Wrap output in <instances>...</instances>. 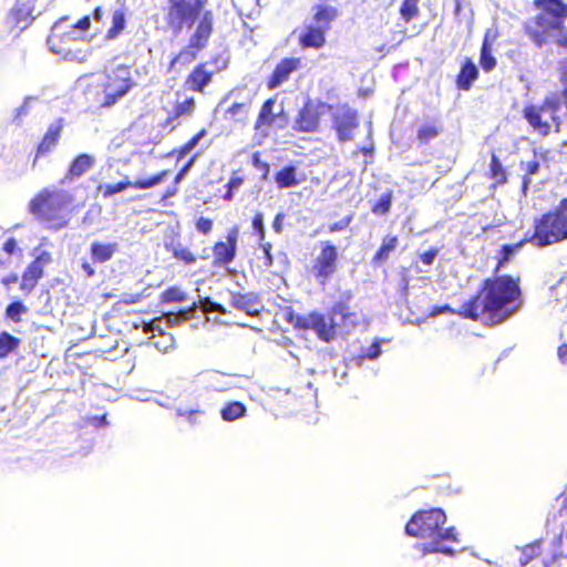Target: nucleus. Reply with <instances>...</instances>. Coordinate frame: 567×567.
I'll list each match as a JSON object with an SVG mask.
<instances>
[{
	"label": "nucleus",
	"mask_w": 567,
	"mask_h": 567,
	"mask_svg": "<svg viewBox=\"0 0 567 567\" xmlns=\"http://www.w3.org/2000/svg\"><path fill=\"white\" fill-rule=\"evenodd\" d=\"M3 250L8 254V255H12L16 252V250L18 249V244H17V240L16 238L13 237H9L4 243H3V246H2Z\"/></svg>",
	"instance_id": "obj_57"
},
{
	"label": "nucleus",
	"mask_w": 567,
	"mask_h": 567,
	"mask_svg": "<svg viewBox=\"0 0 567 567\" xmlns=\"http://www.w3.org/2000/svg\"><path fill=\"white\" fill-rule=\"evenodd\" d=\"M439 254V249L437 248H431L424 252H422L420 255V260L425 265V266H430L433 264L435 257L437 256Z\"/></svg>",
	"instance_id": "obj_55"
},
{
	"label": "nucleus",
	"mask_w": 567,
	"mask_h": 567,
	"mask_svg": "<svg viewBox=\"0 0 567 567\" xmlns=\"http://www.w3.org/2000/svg\"><path fill=\"white\" fill-rule=\"evenodd\" d=\"M104 9L102 7H96L92 12V19L97 22H102L104 19Z\"/></svg>",
	"instance_id": "obj_63"
},
{
	"label": "nucleus",
	"mask_w": 567,
	"mask_h": 567,
	"mask_svg": "<svg viewBox=\"0 0 567 567\" xmlns=\"http://www.w3.org/2000/svg\"><path fill=\"white\" fill-rule=\"evenodd\" d=\"M64 128V118L60 117L51 123L41 141L37 145L35 155L32 162V166L37 165L39 158L50 154L59 145L62 132Z\"/></svg>",
	"instance_id": "obj_16"
},
{
	"label": "nucleus",
	"mask_w": 567,
	"mask_h": 567,
	"mask_svg": "<svg viewBox=\"0 0 567 567\" xmlns=\"http://www.w3.org/2000/svg\"><path fill=\"white\" fill-rule=\"evenodd\" d=\"M352 221V216L349 215L344 218H342L341 220L339 221H336L333 224H330L328 226V233L330 234H333V233H339V231H342L344 229H347L349 227V225L351 224Z\"/></svg>",
	"instance_id": "obj_51"
},
{
	"label": "nucleus",
	"mask_w": 567,
	"mask_h": 567,
	"mask_svg": "<svg viewBox=\"0 0 567 567\" xmlns=\"http://www.w3.org/2000/svg\"><path fill=\"white\" fill-rule=\"evenodd\" d=\"M275 181L279 188H289L299 184L293 166H286L275 174Z\"/></svg>",
	"instance_id": "obj_37"
},
{
	"label": "nucleus",
	"mask_w": 567,
	"mask_h": 567,
	"mask_svg": "<svg viewBox=\"0 0 567 567\" xmlns=\"http://www.w3.org/2000/svg\"><path fill=\"white\" fill-rule=\"evenodd\" d=\"M117 250V245L93 241L90 246L91 259L94 264H104L111 260Z\"/></svg>",
	"instance_id": "obj_29"
},
{
	"label": "nucleus",
	"mask_w": 567,
	"mask_h": 567,
	"mask_svg": "<svg viewBox=\"0 0 567 567\" xmlns=\"http://www.w3.org/2000/svg\"><path fill=\"white\" fill-rule=\"evenodd\" d=\"M196 110V100L193 96L186 97L182 102H176L172 112L168 113L167 117L165 118L163 123V127L175 128L176 122L181 117L192 116L195 113Z\"/></svg>",
	"instance_id": "obj_27"
},
{
	"label": "nucleus",
	"mask_w": 567,
	"mask_h": 567,
	"mask_svg": "<svg viewBox=\"0 0 567 567\" xmlns=\"http://www.w3.org/2000/svg\"><path fill=\"white\" fill-rule=\"evenodd\" d=\"M259 247L264 252V266L270 267L274 264V257L271 255L272 245L269 241H260Z\"/></svg>",
	"instance_id": "obj_52"
},
{
	"label": "nucleus",
	"mask_w": 567,
	"mask_h": 567,
	"mask_svg": "<svg viewBox=\"0 0 567 567\" xmlns=\"http://www.w3.org/2000/svg\"><path fill=\"white\" fill-rule=\"evenodd\" d=\"M91 27V18L90 16H84L80 20L76 21L75 24H73V29H78L81 31H87Z\"/></svg>",
	"instance_id": "obj_58"
},
{
	"label": "nucleus",
	"mask_w": 567,
	"mask_h": 567,
	"mask_svg": "<svg viewBox=\"0 0 567 567\" xmlns=\"http://www.w3.org/2000/svg\"><path fill=\"white\" fill-rule=\"evenodd\" d=\"M339 251L330 240L320 243V250L311 262V274L320 285L324 286L337 274Z\"/></svg>",
	"instance_id": "obj_10"
},
{
	"label": "nucleus",
	"mask_w": 567,
	"mask_h": 567,
	"mask_svg": "<svg viewBox=\"0 0 567 567\" xmlns=\"http://www.w3.org/2000/svg\"><path fill=\"white\" fill-rule=\"evenodd\" d=\"M420 0H403L399 12L402 18V20L405 23L411 22L415 18H417L421 13L420 7H419Z\"/></svg>",
	"instance_id": "obj_38"
},
{
	"label": "nucleus",
	"mask_w": 567,
	"mask_h": 567,
	"mask_svg": "<svg viewBox=\"0 0 567 567\" xmlns=\"http://www.w3.org/2000/svg\"><path fill=\"white\" fill-rule=\"evenodd\" d=\"M166 249L172 252L175 259L183 261L185 265H192L196 261V256L188 248L167 246Z\"/></svg>",
	"instance_id": "obj_44"
},
{
	"label": "nucleus",
	"mask_w": 567,
	"mask_h": 567,
	"mask_svg": "<svg viewBox=\"0 0 567 567\" xmlns=\"http://www.w3.org/2000/svg\"><path fill=\"white\" fill-rule=\"evenodd\" d=\"M29 308L20 299L12 300L4 310V317L13 323H21L23 316L28 315Z\"/></svg>",
	"instance_id": "obj_35"
},
{
	"label": "nucleus",
	"mask_w": 567,
	"mask_h": 567,
	"mask_svg": "<svg viewBox=\"0 0 567 567\" xmlns=\"http://www.w3.org/2000/svg\"><path fill=\"white\" fill-rule=\"evenodd\" d=\"M538 247H546L567 239V197L563 198L553 210L543 214L534 224L529 236Z\"/></svg>",
	"instance_id": "obj_8"
},
{
	"label": "nucleus",
	"mask_w": 567,
	"mask_h": 567,
	"mask_svg": "<svg viewBox=\"0 0 567 567\" xmlns=\"http://www.w3.org/2000/svg\"><path fill=\"white\" fill-rule=\"evenodd\" d=\"M277 104L276 99L269 97L261 104L257 118L254 123V130L261 136H268L269 128L272 127L279 118V114L275 112Z\"/></svg>",
	"instance_id": "obj_20"
},
{
	"label": "nucleus",
	"mask_w": 567,
	"mask_h": 567,
	"mask_svg": "<svg viewBox=\"0 0 567 567\" xmlns=\"http://www.w3.org/2000/svg\"><path fill=\"white\" fill-rule=\"evenodd\" d=\"M561 102L557 94L550 93L540 104L528 103L522 110L523 118L539 136L546 137L551 133H560L561 117L558 112Z\"/></svg>",
	"instance_id": "obj_7"
},
{
	"label": "nucleus",
	"mask_w": 567,
	"mask_h": 567,
	"mask_svg": "<svg viewBox=\"0 0 567 567\" xmlns=\"http://www.w3.org/2000/svg\"><path fill=\"white\" fill-rule=\"evenodd\" d=\"M446 515L441 508L416 512L405 525L406 535L429 539L422 545V553L453 556L455 550L450 546L458 543V534L454 527L444 528Z\"/></svg>",
	"instance_id": "obj_4"
},
{
	"label": "nucleus",
	"mask_w": 567,
	"mask_h": 567,
	"mask_svg": "<svg viewBox=\"0 0 567 567\" xmlns=\"http://www.w3.org/2000/svg\"><path fill=\"white\" fill-rule=\"evenodd\" d=\"M214 73L207 70V63L200 62L193 68L185 79L184 86L193 92L204 93L213 81Z\"/></svg>",
	"instance_id": "obj_23"
},
{
	"label": "nucleus",
	"mask_w": 567,
	"mask_h": 567,
	"mask_svg": "<svg viewBox=\"0 0 567 567\" xmlns=\"http://www.w3.org/2000/svg\"><path fill=\"white\" fill-rule=\"evenodd\" d=\"M351 297L350 292H346L328 311L329 317H332L334 320L339 316L341 318V322H338L339 327L347 329L358 324V315L352 310L349 303Z\"/></svg>",
	"instance_id": "obj_21"
},
{
	"label": "nucleus",
	"mask_w": 567,
	"mask_h": 567,
	"mask_svg": "<svg viewBox=\"0 0 567 567\" xmlns=\"http://www.w3.org/2000/svg\"><path fill=\"white\" fill-rule=\"evenodd\" d=\"M94 166L93 156L82 153L76 155L70 163L64 177L60 181L61 184L71 182L75 178L81 177L84 173L90 171Z\"/></svg>",
	"instance_id": "obj_26"
},
{
	"label": "nucleus",
	"mask_w": 567,
	"mask_h": 567,
	"mask_svg": "<svg viewBox=\"0 0 567 567\" xmlns=\"http://www.w3.org/2000/svg\"><path fill=\"white\" fill-rule=\"evenodd\" d=\"M537 13L523 23L527 39L538 49L555 44L567 50V2L563 0H533Z\"/></svg>",
	"instance_id": "obj_3"
},
{
	"label": "nucleus",
	"mask_w": 567,
	"mask_h": 567,
	"mask_svg": "<svg viewBox=\"0 0 567 567\" xmlns=\"http://www.w3.org/2000/svg\"><path fill=\"white\" fill-rule=\"evenodd\" d=\"M519 277L494 276L482 281L477 292L455 310L450 305L434 307L432 315H457L463 319L499 326L517 315L523 306Z\"/></svg>",
	"instance_id": "obj_1"
},
{
	"label": "nucleus",
	"mask_w": 567,
	"mask_h": 567,
	"mask_svg": "<svg viewBox=\"0 0 567 567\" xmlns=\"http://www.w3.org/2000/svg\"><path fill=\"white\" fill-rule=\"evenodd\" d=\"M244 183V179L239 176H231L227 183V188H230V189H237L238 187H240Z\"/></svg>",
	"instance_id": "obj_61"
},
{
	"label": "nucleus",
	"mask_w": 567,
	"mask_h": 567,
	"mask_svg": "<svg viewBox=\"0 0 567 567\" xmlns=\"http://www.w3.org/2000/svg\"><path fill=\"white\" fill-rule=\"evenodd\" d=\"M392 199H393V192L392 190H388L385 192L384 194H382L380 196V198L378 199V202H375L372 207H371V212L374 214V215H378V216H384L386 215L390 209H391V206H392Z\"/></svg>",
	"instance_id": "obj_40"
},
{
	"label": "nucleus",
	"mask_w": 567,
	"mask_h": 567,
	"mask_svg": "<svg viewBox=\"0 0 567 567\" xmlns=\"http://www.w3.org/2000/svg\"><path fill=\"white\" fill-rule=\"evenodd\" d=\"M520 167L524 169V175L532 177L539 172L540 163L538 159H533L527 163H520Z\"/></svg>",
	"instance_id": "obj_53"
},
{
	"label": "nucleus",
	"mask_w": 567,
	"mask_h": 567,
	"mask_svg": "<svg viewBox=\"0 0 567 567\" xmlns=\"http://www.w3.org/2000/svg\"><path fill=\"white\" fill-rule=\"evenodd\" d=\"M52 260L51 254L42 251L24 269L20 282V290L23 295H30L37 287L44 272V266Z\"/></svg>",
	"instance_id": "obj_15"
},
{
	"label": "nucleus",
	"mask_w": 567,
	"mask_h": 567,
	"mask_svg": "<svg viewBox=\"0 0 567 567\" xmlns=\"http://www.w3.org/2000/svg\"><path fill=\"white\" fill-rule=\"evenodd\" d=\"M34 9L35 0H17L6 18L9 30L20 33L28 29L35 19Z\"/></svg>",
	"instance_id": "obj_13"
},
{
	"label": "nucleus",
	"mask_w": 567,
	"mask_h": 567,
	"mask_svg": "<svg viewBox=\"0 0 567 567\" xmlns=\"http://www.w3.org/2000/svg\"><path fill=\"white\" fill-rule=\"evenodd\" d=\"M497 37L498 32L496 30L487 29L484 33L478 62L482 70L486 73L492 72L497 65V60L493 54V43Z\"/></svg>",
	"instance_id": "obj_24"
},
{
	"label": "nucleus",
	"mask_w": 567,
	"mask_h": 567,
	"mask_svg": "<svg viewBox=\"0 0 567 567\" xmlns=\"http://www.w3.org/2000/svg\"><path fill=\"white\" fill-rule=\"evenodd\" d=\"M542 545H543L542 539H538L534 543L525 545L522 548L520 564L526 565L529 561H532L533 559L539 557L542 554Z\"/></svg>",
	"instance_id": "obj_41"
},
{
	"label": "nucleus",
	"mask_w": 567,
	"mask_h": 567,
	"mask_svg": "<svg viewBox=\"0 0 567 567\" xmlns=\"http://www.w3.org/2000/svg\"><path fill=\"white\" fill-rule=\"evenodd\" d=\"M333 127L340 142L351 141L353 132L359 127L358 113L350 109H344L333 116Z\"/></svg>",
	"instance_id": "obj_17"
},
{
	"label": "nucleus",
	"mask_w": 567,
	"mask_h": 567,
	"mask_svg": "<svg viewBox=\"0 0 567 567\" xmlns=\"http://www.w3.org/2000/svg\"><path fill=\"white\" fill-rule=\"evenodd\" d=\"M557 355L563 363L567 362V343H563L558 347Z\"/></svg>",
	"instance_id": "obj_62"
},
{
	"label": "nucleus",
	"mask_w": 567,
	"mask_h": 567,
	"mask_svg": "<svg viewBox=\"0 0 567 567\" xmlns=\"http://www.w3.org/2000/svg\"><path fill=\"white\" fill-rule=\"evenodd\" d=\"M441 132L442 127L436 121L424 123L416 130V141L420 145H426L436 138Z\"/></svg>",
	"instance_id": "obj_34"
},
{
	"label": "nucleus",
	"mask_w": 567,
	"mask_h": 567,
	"mask_svg": "<svg viewBox=\"0 0 567 567\" xmlns=\"http://www.w3.org/2000/svg\"><path fill=\"white\" fill-rule=\"evenodd\" d=\"M207 135V130L202 128L199 130L193 137H190L185 144H183L178 151V158L185 157L188 155L195 146L198 144V142Z\"/></svg>",
	"instance_id": "obj_43"
},
{
	"label": "nucleus",
	"mask_w": 567,
	"mask_h": 567,
	"mask_svg": "<svg viewBox=\"0 0 567 567\" xmlns=\"http://www.w3.org/2000/svg\"><path fill=\"white\" fill-rule=\"evenodd\" d=\"M75 39L70 33L56 34L52 33L48 38V44L52 52L60 54L64 59H73L75 53L66 45L69 41H74Z\"/></svg>",
	"instance_id": "obj_28"
},
{
	"label": "nucleus",
	"mask_w": 567,
	"mask_h": 567,
	"mask_svg": "<svg viewBox=\"0 0 567 567\" xmlns=\"http://www.w3.org/2000/svg\"><path fill=\"white\" fill-rule=\"evenodd\" d=\"M286 320L296 329L310 330L311 328V312L308 316H300L290 310L286 316Z\"/></svg>",
	"instance_id": "obj_42"
},
{
	"label": "nucleus",
	"mask_w": 567,
	"mask_h": 567,
	"mask_svg": "<svg viewBox=\"0 0 567 567\" xmlns=\"http://www.w3.org/2000/svg\"><path fill=\"white\" fill-rule=\"evenodd\" d=\"M559 80L564 85H567V58L561 60L558 65Z\"/></svg>",
	"instance_id": "obj_59"
},
{
	"label": "nucleus",
	"mask_w": 567,
	"mask_h": 567,
	"mask_svg": "<svg viewBox=\"0 0 567 567\" xmlns=\"http://www.w3.org/2000/svg\"><path fill=\"white\" fill-rule=\"evenodd\" d=\"M177 415L187 420L190 424H199L205 416V411L202 409L186 410L178 409Z\"/></svg>",
	"instance_id": "obj_45"
},
{
	"label": "nucleus",
	"mask_w": 567,
	"mask_h": 567,
	"mask_svg": "<svg viewBox=\"0 0 567 567\" xmlns=\"http://www.w3.org/2000/svg\"><path fill=\"white\" fill-rule=\"evenodd\" d=\"M239 229L237 226L227 231L226 240H218L213 246V265L216 267H226L231 264L237 255V241Z\"/></svg>",
	"instance_id": "obj_14"
},
{
	"label": "nucleus",
	"mask_w": 567,
	"mask_h": 567,
	"mask_svg": "<svg viewBox=\"0 0 567 567\" xmlns=\"http://www.w3.org/2000/svg\"><path fill=\"white\" fill-rule=\"evenodd\" d=\"M301 68L300 58H284L275 66L267 79L268 90H275L289 80V76Z\"/></svg>",
	"instance_id": "obj_18"
},
{
	"label": "nucleus",
	"mask_w": 567,
	"mask_h": 567,
	"mask_svg": "<svg viewBox=\"0 0 567 567\" xmlns=\"http://www.w3.org/2000/svg\"><path fill=\"white\" fill-rule=\"evenodd\" d=\"M247 113L248 107L246 103H234L227 110V114L230 116L231 120L236 122L245 121L247 117Z\"/></svg>",
	"instance_id": "obj_47"
},
{
	"label": "nucleus",
	"mask_w": 567,
	"mask_h": 567,
	"mask_svg": "<svg viewBox=\"0 0 567 567\" xmlns=\"http://www.w3.org/2000/svg\"><path fill=\"white\" fill-rule=\"evenodd\" d=\"M214 227L213 219L208 217L200 216L195 220V228L198 233L204 236H207L212 233Z\"/></svg>",
	"instance_id": "obj_49"
},
{
	"label": "nucleus",
	"mask_w": 567,
	"mask_h": 567,
	"mask_svg": "<svg viewBox=\"0 0 567 567\" xmlns=\"http://www.w3.org/2000/svg\"><path fill=\"white\" fill-rule=\"evenodd\" d=\"M252 164H254L257 168L261 169V171L265 173V175H267V174H268V172H269V165H268L267 163H265V162L260 161V158H259V154H258V153H255V154L252 155Z\"/></svg>",
	"instance_id": "obj_60"
},
{
	"label": "nucleus",
	"mask_w": 567,
	"mask_h": 567,
	"mask_svg": "<svg viewBox=\"0 0 567 567\" xmlns=\"http://www.w3.org/2000/svg\"><path fill=\"white\" fill-rule=\"evenodd\" d=\"M311 20L305 21L293 31L301 49L319 50L327 43V33L339 16L338 9L327 4H316L312 8Z\"/></svg>",
	"instance_id": "obj_6"
},
{
	"label": "nucleus",
	"mask_w": 567,
	"mask_h": 567,
	"mask_svg": "<svg viewBox=\"0 0 567 567\" xmlns=\"http://www.w3.org/2000/svg\"><path fill=\"white\" fill-rule=\"evenodd\" d=\"M35 100H37V97L27 96V97H24L22 104L14 110L13 122L17 125L22 124V118L29 114L31 103Z\"/></svg>",
	"instance_id": "obj_46"
},
{
	"label": "nucleus",
	"mask_w": 567,
	"mask_h": 567,
	"mask_svg": "<svg viewBox=\"0 0 567 567\" xmlns=\"http://www.w3.org/2000/svg\"><path fill=\"white\" fill-rule=\"evenodd\" d=\"M330 109L323 102L307 100L293 120V130L299 133H315L320 128L321 116Z\"/></svg>",
	"instance_id": "obj_11"
},
{
	"label": "nucleus",
	"mask_w": 567,
	"mask_h": 567,
	"mask_svg": "<svg viewBox=\"0 0 567 567\" xmlns=\"http://www.w3.org/2000/svg\"><path fill=\"white\" fill-rule=\"evenodd\" d=\"M74 196L64 189L43 187L29 200L28 210L50 230L66 228L73 217Z\"/></svg>",
	"instance_id": "obj_5"
},
{
	"label": "nucleus",
	"mask_w": 567,
	"mask_h": 567,
	"mask_svg": "<svg viewBox=\"0 0 567 567\" xmlns=\"http://www.w3.org/2000/svg\"><path fill=\"white\" fill-rule=\"evenodd\" d=\"M487 178L493 181L492 187L496 188L507 183V173L495 153L491 155L489 169L486 174Z\"/></svg>",
	"instance_id": "obj_31"
},
{
	"label": "nucleus",
	"mask_w": 567,
	"mask_h": 567,
	"mask_svg": "<svg viewBox=\"0 0 567 567\" xmlns=\"http://www.w3.org/2000/svg\"><path fill=\"white\" fill-rule=\"evenodd\" d=\"M252 228L258 237L259 243L265 240L266 233L264 226V216L261 213H257L252 218Z\"/></svg>",
	"instance_id": "obj_50"
},
{
	"label": "nucleus",
	"mask_w": 567,
	"mask_h": 567,
	"mask_svg": "<svg viewBox=\"0 0 567 567\" xmlns=\"http://www.w3.org/2000/svg\"><path fill=\"white\" fill-rule=\"evenodd\" d=\"M527 243H532L529 236L524 237L516 244L512 245H503L498 252L497 262L494 269V272L499 271L503 267H505L514 257L516 252H518Z\"/></svg>",
	"instance_id": "obj_30"
},
{
	"label": "nucleus",
	"mask_w": 567,
	"mask_h": 567,
	"mask_svg": "<svg viewBox=\"0 0 567 567\" xmlns=\"http://www.w3.org/2000/svg\"><path fill=\"white\" fill-rule=\"evenodd\" d=\"M126 12L124 9H116L112 12V25L107 29L104 39L112 41L117 39L126 28Z\"/></svg>",
	"instance_id": "obj_32"
},
{
	"label": "nucleus",
	"mask_w": 567,
	"mask_h": 567,
	"mask_svg": "<svg viewBox=\"0 0 567 567\" xmlns=\"http://www.w3.org/2000/svg\"><path fill=\"white\" fill-rule=\"evenodd\" d=\"M478 76L480 72L476 64L471 58H466L462 62L460 71L455 78L456 87L460 91H470Z\"/></svg>",
	"instance_id": "obj_25"
},
{
	"label": "nucleus",
	"mask_w": 567,
	"mask_h": 567,
	"mask_svg": "<svg viewBox=\"0 0 567 567\" xmlns=\"http://www.w3.org/2000/svg\"><path fill=\"white\" fill-rule=\"evenodd\" d=\"M399 246V238L398 236H388L383 239L381 246L375 251V254L372 257V262L374 265H382L388 259L392 251H394Z\"/></svg>",
	"instance_id": "obj_33"
},
{
	"label": "nucleus",
	"mask_w": 567,
	"mask_h": 567,
	"mask_svg": "<svg viewBox=\"0 0 567 567\" xmlns=\"http://www.w3.org/2000/svg\"><path fill=\"white\" fill-rule=\"evenodd\" d=\"M230 306L248 316H258L264 309L262 301L256 292H233Z\"/></svg>",
	"instance_id": "obj_22"
},
{
	"label": "nucleus",
	"mask_w": 567,
	"mask_h": 567,
	"mask_svg": "<svg viewBox=\"0 0 567 567\" xmlns=\"http://www.w3.org/2000/svg\"><path fill=\"white\" fill-rule=\"evenodd\" d=\"M17 281L18 276L16 274H10L1 279V284L4 285L6 287H9L11 284H16Z\"/></svg>",
	"instance_id": "obj_64"
},
{
	"label": "nucleus",
	"mask_w": 567,
	"mask_h": 567,
	"mask_svg": "<svg viewBox=\"0 0 567 567\" xmlns=\"http://www.w3.org/2000/svg\"><path fill=\"white\" fill-rule=\"evenodd\" d=\"M135 86L130 66L117 65L112 69L101 83L102 109H110L122 100Z\"/></svg>",
	"instance_id": "obj_9"
},
{
	"label": "nucleus",
	"mask_w": 567,
	"mask_h": 567,
	"mask_svg": "<svg viewBox=\"0 0 567 567\" xmlns=\"http://www.w3.org/2000/svg\"><path fill=\"white\" fill-rule=\"evenodd\" d=\"M247 408L243 402L233 401L220 410V416L226 422H234L246 415Z\"/></svg>",
	"instance_id": "obj_36"
},
{
	"label": "nucleus",
	"mask_w": 567,
	"mask_h": 567,
	"mask_svg": "<svg viewBox=\"0 0 567 567\" xmlns=\"http://www.w3.org/2000/svg\"><path fill=\"white\" fill-rule=\"evenodd\" d=\"M186 299V293L178 287H169L162 293V301L164 302H181Z\"/></svg>",
	"instance_id": "obj_48"
},
{
	"label": "nucleus",
	"mask_w": 567,
	"mask_h": 567,
	"mask_svg": "<svg viewBox=\"0 0 567 567\" xmlns=\"http://www.w3.org/2000/svg\"><path fill=\"white\" fill-rule=\"evenodd\" d=\"M284 220H285V214L279 213L275 216L272 220V229L277 234H281L284 230Z\"/></svg>",
	"instance_id": "obj_56"
},
{
	"label": "nucleus",
	"mask_w": 567,
	"mask_h": 567,
	"mask_svg": "<svg viewBox=\"0 0 567 567\" xmlns=\"http://www.w3.org/2000/svg\"><path fill=\"white\" fill-rule=\"evenodd\" d=\"M168 175L169 171L164 169L147 178H136L135 181H131L128 176H125L123 179L115 184H106L102 186V196L104 198H109L127 188L148 189L162 183Z\"/></svg>",
	"instance_id": "obj_12"
},
{
	"label": "nucleus",
	"mask_w": 567,
	"mask_h": 567,
	"mask_svg": "<svg viewBox=\"0 0 567 567\" xmlns=\"http://www.w3.org/2000/svg\"><path fill=\"white\" fill-rule=\"evenodd\" d=\"M381 344L378 340L372 342V344L367 349L365 352H362L361 358L374 360L381 354Z\"/></svg>",
	"instance_id": "obj_54"
},
{
	"label": "nucleus",
	"mask_w": 567,
	"mask_h": 567,
	"mask_svg": "<svg viewBox=\"0 0 567 567\" xmlns=\"http://www.w3.org/2000/svg\"><path fill=\"white\" fill-rule=\"evenodd\" d=\"M20 346V339L7 331L0 332V358H6Z\"/></svg>",
	"instance_id": "obj_39"
},
{
	"label": "nucleus",
	"mask_w": 567,
	"mask_h": 567,
	"mask_svg": "<svg viewBox=\"0 0 567 567\" xmlns=\"http://www.w3.org/2000/svg\"><path fill=\"white\" fill-rule=\"evenodd\" d=\"M310 326V330L316 332L318 339L323 342H331L337 337L339 323L332 317H329L328 313L326 316L321 312L312 311Z\"/></svg>",
	"instance_id": "obj_19"
},
{
	"label": "nucleus",
	"mask_w": 567,
	"mask_h": 567,
	"mask_svg": "<svg viewBox=\"0 0 567 567\" xmlns=\"http://www.w3.org/2000/svg\"><path fill=\"white\" fill-rule=\"evenodd\" d=\"M208 0H167L165 23L173 33H181L184 29L195 30L189 35L188 42L169 61L168 71L184 68L193 63L198 54L204 51L214 33V13L205 9Z\"/></svg>",
	"instance_id": "obj_2"
}]
</instances>
